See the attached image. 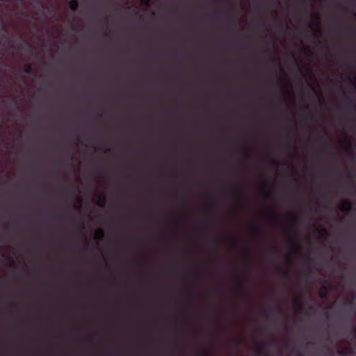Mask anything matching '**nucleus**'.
Returning <instances> with one entry per match:
<instances>
[{
  "label": "nucleus",
  "instance_id": "obj_1",
  "mask_svg": "<svg viewBox=\"0 0 356 356\" xmlns=\"http://www.w3.org/2000/svg\"><path fill=\"white\" fill-rule=\"evenodd\" d=\"M257 353L259 355L269 356L270 351L266 342L258 341L255 344Z\"/></svg>",
  "mask_w": 356,
  "mask_h": 356
},
{
  "label": "nucleus",
  "instance_id": "obj_2",
  "mask_svg": "<svg viewBox=\"0 0 356 356\" xmlns=\"http://www.w3.org/2000/svg\"><path fill=\"white\" fill-rule=\"evenodd\" d=\"M320 16L318 14H314L313 19L312 21V24L316 27V29L314 32V35L315 38H318L320 35L322 34V29L320 23Z\"/></svg>",
  "mask_w": 356,
  "mask_h": 356
},
{
  "label": "nucleus",
  "instance_id": "obj_3",
  "mask_svg": "<svg viewBox=\"0 0 356 356\" xmlns=\"http://www.w3.org/2000/svg\"><path fill=\"white\" fill-rule=\"evenodd\" d=\"M236 280L238 282V284H237V286L236 289V292L243 296H248L247 290H246L244 283L243 282H241V280H239L237 277L236 278Z\"/></svg>",
  "mask_w": 356,
  "mask_h": 356
},
{
  "label": "nucleus",
  "instance_id": "obj_4",
  "mask_svg": "<svg viewBox=\"0 0 356 356\" xmlns=\"http://www.w3.org/2000/svg\"><path fill=\"white\" fill-rule=\"evenodd\" d=\"M341 211H350L352 209V204L348 200H344L339 207Z\"/></svg>",
  "mask_w": 356,
  "mask_h": 356
},
{
  "label": "nucleus",
  "instance_id": "obj_5",
  "mask_svg": "<svg viewBox=\"0 0 356 356\" xmlns=\"http://www.w3.org/2000/svg\"><path fill=\"white\" fill-rule=\"evenodd\" d=\"M221 238L223 241L229 242L234 248H238V242L236 240L231 238L226 234H222Z\"/></svg>",
  "mask_w": 356,
  "mask_h": 356
},
{
  "label": "nucleus",
  "instance_id": "obj_6",
  "mask_svg": "<svg viewBox=\"0 0 356 356\" xmlns=\"http://www.w3.org/2000/svg\"><path fill=\"white\" fill-rule=\"evenodd\" d=\"M346 111L350 114H355L356 113V103L354 100H350L349 105L346 108Z\"/></svg>",
  "mask_w": 356,
  "mask_h": 356
},
{
  "label": "nucleus",
  "instance_id": "obj_7",
  "mask_svg": "<svg viewBox=\"0 0 356 356\" xmlns=\"http://www.w3.org/2000/svg\"><path fill=\"white\" fill-rule=\"evenodd\" d=\"M328 293V288L327 286H323L319 290V296L321 298H326Z\"/></svg>",
  "mask_w": 356,
  "mask_h": 356
},
{
  "label": "nucleus",
  "instance_id": "obj_8",
  "mask_svg": "<svg viewBox=\"0 0 356 356\" xmlns=\"http://www.w3.org/2000/svg\"><path fill=\"white\" fill-rule=\"evenodd\" d=\"M105 234L103 229L99 228L95 232V237L97 240H102L104 238Z\"/></svg>",
  "mask_w": 356,
  "mask_h": 356
},
{
  "label": "nucleus",
  "instance_id": "obj_9",
  "mask_svg": "<svg viewBox=\"0 0 356 356\" xmlns=\"http://www.w3.org/2000/svg\"><path fill=\"white\" fill-rule=\"evenodd\" d=\"M79 7V1L78 0H70L69 1V8L72 10H76Z\"/></svg>",
  "mask_w": 356,
  "mask_h": 356
},
{
  "label": "nucleus",
  "instance_id": "obj_10",
  "mask_svg": "<svg viewBox=\"0 0 356 356\" xmlns=\"http://www.w3.org/2000/svg\"><path fill=\"white\" fill-rule=\"evenodd\" d=\"M294 307L296 308V309H297V311L299 313H300V314L302 313L303 307H302V304L300 302V300H295V302H294Z\"/></svg>",
  "mask_w": 356,
  "mask_h": 356
},
{
  "label": "nucleus",
  "instance_id": "obj_11",
  "mask_svg": "<svg viewBox=\"0 0 356 356\" xmlns=\"http://www.w3.org/2000/svg\"><path fill=\"white\" fill-rule=\"evenodd\" d=\"M32 70H33L32 65L29 63L25 65L23 68L24 73L27 74H31L32 72Z\"/></svg>",
  "mask_w": 356,
  "mask_h": 356
},
{
  "label": "nucleus",
  "instance_id": "obj_12",
  "mask_svg": "<svg viewBox=\"0 0 356 356\" xmlns=\"http://www.w3.org/2000/svg\"><path fill=\"white\" fill-rule=\"evenodd\" d=\"M320 237L323 239H326L328 235L327 231L326 229H322L319 231Z\"/></svg>",
  "mask_w": 356,
  "mask_h": 356
},
{
  "label": "nucleus",
  "instance_id": "obj_13",
  "mask_svg": "<svg viewBox=\"0 0 356 356\" xmlns=\"http://www.w3.org/2000/svg\"><path fill=\"white\" fill-rule=\"evenodd\" d=\"M289 241H290V243H291V246H292L293 248H295V249H296V250H298V249H300V245H299V244H298V243H296V241L294 240V238H290Z\"/></svg>",
  "mask_w": 356,
  "mask_h": 356
},
{
  "label": "nucleus",
  "instance_id": "obj_14",
  "mask_svg": "<svg viewBox=\"0 0 356 356\" xmlns=\"http://www.w3.org/2000/svg\"><path fill=\"white\" fill-rule=\"evenodd\" d=\"M105 202H106V198L105 197H99L98 200H97V204L100 206V207H104L105 205Z\"/></svg>",
  "mask_w": 356,
  "mask_h": 356
},
{
  "label": "nucleus",
  "instance_id": "obj_15",
  "mask_svg": "<svg viewBox=\"0 0 356 356\" xmlns=\"http://www.w3.org/2000/svg\"><path fill=\"white\" fill-rule=\"evenodd\" d=\"M268 216L270 218V219L273 221V222H275L277 221V214L275 211H271Z\"/></svg>",
  "mask_w": 356,
  "mask_h": 356
},
{
  "label": "nucleus",
  "instance_id": "obj_16",
  "mask_svg": "<svg viewBox=\"0 0 356 356\" xmlns=\"http://www.w3.org/2000/svg\"><path fill=\"white\" fill-rule=\"evenodd\" d=\"M2 30L3 31V33L1 34V38L2 39H8V33H7V31L5 27H2Z\"/></svg>",
  "mask_w": 356,
  "mask_h": 356
},
{
  "label": "nucleus",
  "instance_id": "obj_17",
  "mask_svg": "<svg viewBox=\"0 0 356 356\" xmlns=\"http://www.w3.org/2000/svg\"><path fill=\"white\" fill-rule=\"evenodd\" d=\"M234 196L236 203L237 204H239V198H238V191L236 190H234Z\"/></svg>",
  "mask_w": 356,
  "mask_h": 356
},
{
  "label": "nucleus",
  "instance_id": "obj_18",
  "mask_svg": "<svg viewBox=\"0 0 356 356\" xmlns=\"http://www.w3.org/2000/svg\"><path fill=\"white\" fill-rule=\"evenodd\" d=\"M282 277L284 278V279H289V277H290V273L288 270H284L282 271Z\"/></svg>",
  "mask_w": 356,
  "mask_h": 356
},
{
  "label": "nucleus",
  "instance_id": "obj_19",
  "mask_svg": "<svg viewBox=\"0 0 356 356\" xmlns=\"http://www.w3.org/2000/svg\"><path fill=\"white\" fill-rule=\"evenodd\" d=\"M250 229L252 232H259V229L256 226H251Z\"/></svg>",
  "mask_w": 356,
  "mask_h": 356
},
{
  "label": "nucleus",
  "instance_id": "obj_20",
  "mask_svg": "<svg viewBox=\"0 0 356 356\" xmlns=\"http://www.w3.org/2000/svg\"><path fill=\"white\" fill-rule=\"evenodd\" d=\"M292 220H293V222H295V223L298 222V218L295 216L292 217Z\"/></svg>",
  "mask_w": 356,
  "mask_h": 356
},
{
  "label": "nucleus",
  "instance_id": "obj_21",
  "mask_svg": "<svg viewBox=\"0 0 356 356\" xmlns=\"http://www.w3.org/2000/svg\"><path fill=\"white\" fill-rule=\"evenodd\" d=\"M347 149H348V150H350L352 149V146H351L350 141H348V147Z\"/></svg>",
  "mask_w": 356,
  "mask_h": 356
},
{
  "label": "nucleus",
  "instance_id": "obj_22",
  "mask_svg": "<svg viewBox=\"0 0 356 356\" xmlns=\"http://www.w3.org/2000/svg\"><path fill=\"white\" fill-rule=\"evenodd\" d=\"M305 260H306V261H307V263H309V262L311 261V259H310V257H309V256H307V257H306V259H305Z\"/></svg>",
  "mask_w": 356,
  "mask_h": 356
},
{
  "label": "nucleus",
  "instance_id": "obj_23",
  "mask_svg": "<svg viewBox=\"0 0 356 356\" xmlns=\"http://www.w3.org/2000/svg\"><path fill=\"white\" fill-rule=\"evenodd\" d=\"M200 356H209V355H207V354H206V353H200Z\"/></svg>",
  "mask_w": 356,
  "mask_h": 356
},
{
  "label": "nucleus",
  "instance_id": "obj_24",
  "mask_svg": "<svg viewBox=\"0 0 356 356\" xmlns=\"http://www.w3.org/2000/svg\"><path fill=\"white\" fill-rule=\"evenodd\" d=\"M288 261L291 263L292 262V260H291V257H288L287 259Z\"/></svg>",
  "mask_w": 356,
  "mask_h": 356
},
{
  "label": "nucleus",
  "instance_id": "obj_25",
  "mask_svg": "<svg viewBox=\"0 0 356 356\" xmlns=\"http://www.w3.org/2000/svg\"><path fill=\"white\" fill-rule=\"evenodd\" d=\"M266 197H270V193H266Z\"/></svg>",
  "mask_w": 356,
  "mask_h": 356
},
{
  "label": "nucleus",
  "instance_id": "obj_26",
  "mask_svg": "<svg viewBox=\"0 0 356 356\" xmlns=\"http://www.w3.org/2000/svg\"><path fill=\"white\" fill-rule=\"evenodd\" d=\"M307 53H308V54H310V53H311L310 49H308V48L307 49Z\"/></svg>",
  "mask_w": 356,
  "mask_h": 356
},
{
  "label": "nucleus",
  "instance_id": "obj_27",
  "mask_svg": "<svg viewBox=\"0 0 356 356\" xmlns=\"http://www.w3.org/2000/svg\"><path fill=\"white\" fill-rule=\"evenodd\" d=\"M288 137L291 138V133H290V131H289V133H288Z\"/></svg>",
  "mask_w": 356,
  "mask_h": 356
},
{
  "label": "nucleus",
  "instance_id": "obj_28",
  "mask_svg": "<svg viewBox=\"0 0 356 356\" xmlns=\"http://www.w3.org/2000/svg\"><path fill=\"white\" fill-rule=\"evenodd\" d=\"M262 24H263L264 26H266V22H265V21H264V22H262Z\"/></svg>",
  "mask_w": 356,
  "mask_h": 356
},
{
  "label": "nucleus",
  "instance_id": "obj_29",
  "mask_svg": "<svg viewBox=\"0 0 356 356\" xmlns=\"http://www.w3.org/2000/svg\"><path fill=\"white\" fill-rule=\"evenodd\" d=\"M271 262H272L273 264H275V259H272Z\"/></svg>",
  "mask_w": 356,
  "mask_h": 356
},
{
  "label": "nucleus",
  "instance_id": "obj_30",
  "mask_svg": "<svg viewBox=\"0 0 356 356\" xmlns=\"http://www.w3.org/2000/svg\"><path fill=\"white\" fill-rule=\"evenodd\" d=\"M353 331L356 333V326H355V327H354V328H353Z\"/></svg>",
  "mask_w": 356,
  "mask_h": 356
},
{
  "label": "nucleus",
  "instance_id": "obj_31",
  "mask_svg": "<svg viewBox=\"0 0 356 356\" xmlns=\"http://www.w3.org/2000/svg\"><path fill=\"white\" fill-rule=\"evenodd\" d=\"M264 315L268 317V314L266 312H264Z\"/></svg>",
  "mask_w": 356,
  "mask_h": 356
},
{
  "label": "nucleus",
  "instance_id": "obj_32",
  "mask_svg": "<svg viewBox=\"0 0 356 356\" xmlns=\"http://www.w3.org/2000/svg\"><path fill=\"white\" fill-rule=\"evenodd\" d=\"M67 217L69 218H72V217L70 215H68Z\"/></svg>",
  "mask_w": 356,
  "mask_h": 356
},
{
  "label": "nucleus",
  "instance_id": "obj_33",
  "mask_svg": "<svg viewBox=\"0 0 356 356\" xmlns=\"http://www.w3.org/2000/svg\"><path fill=\"white\" fill-rule=\"evenodd\" d=\"M298 356H302V355L300 353H298Z\"/></svg>",
  "mask_w": 356,
  "mask_h": 356
},
{
  "label": "nucleus",
  "instance_id": "obj_34",
  "mask_svg": "<svg viewBox=\"0 0 356 356\" xmlns=\"http://www.w3.org/2000/svg\"><path fill=\"white\" fill-rule=\"evenodd\" d=\"M307 344H308V345H309V344H312V342H308V343H307Z\"/></svg>",
  "mask_w": 356,
  "mask_h": 356
}]
</instances>
